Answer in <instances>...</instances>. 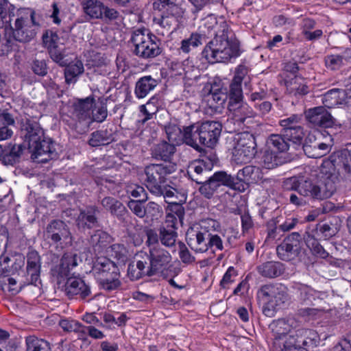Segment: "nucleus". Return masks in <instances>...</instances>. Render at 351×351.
<instances>
[{"label": "nucleus", "instance_id": "f257e3e1", "mask_svg": "<svg viewBox=\"0 0 351 351\" xmlns=\"http://www.w3.org/2000/svg\"><path fill=\"white\" fill-rule=\"evenodd\" d=\"M78 259L76 254H64L60 263L51 267L49 272L50 278L51 281L57 283L58 288L62 287L68 298L75 297L83 300H88L92 294L90 285L73 272V269L78 264Z\"/></svg>", "mask_w": 351, "mask_h": 351}, {"label": "nucleus", "instance_id": "f03ea898", "mask_svg": "<svg viewBox=\"0 0 351 351\" xmlns=\"http://www.w3.org/2000/svg\"><path fill=\"white\" fill-rule=\"evenodd\" d=\"M171 261L168 251L160 246H153L149 254L141 252L136 255L134 261L128 265V276L131 280L153 276L167 269Z\"/></svg>", "mask_w": 351, "mask_h": 351}, {"label": "nucleus", "instance_id": "7ed1b4c3", "mask_svg": "<svg viewBox=\"0 0 351 351\" xmlns=\"http://www.w3.org/2000/svg\"><path fill=\"white\" fill-rule=\"evenodd\" d=\"M41 26L35 12L29 10L16 19L14 25L6 32L4 37H0V51L2 55L11 51H19L20 43L30 42L36 36L37 29Z\"/></svg>", "mask_w": 351, "mask_h": 351}, {"label": "nucleus", "instance_id": "20e7f679", "mask_svg": "<svg viewBox=\"0 0 351 351\" xmlns=\"http://www.w3.org/2000/svg\"><path fill=\"white\" fill-rule=\"evenodd\" d=\"M202 54L210 63L226 62L241 55L240 44L237 39L228 38L227 25L223 23L221 29L206 44Z\"/></svg>", "mask_w": 351, "mask_h": 351}, {"label": "nucleus", "instance_id": "39448f33", "mask_svg": "<svg viewBox=\"0 0 351 351\" xmlns=\"http://www.w3.org/2000/svg\"><path fill=\"white\" fill-rule=\"evenodd\" d=\"M93 271L101 289L111 292L121 288L120 269L114 261L105 256L98 257L94 261Z\"/></svg>", "mask_w": 351, "mask_h": 351}, {"label": "nucleus", "instance_id": "423d86ee", "mask_svg": "<svg viewBox=\"0 0 351 351\" xmlns=\"http://www.w3.org/2000/svg\"><path fill=\"white\" fill-rule=\"evenodd\" d=\"M130 41L134 46L133 53L143 59H152L162 51L161 40L147 29H135Z\"/></svg>", "mask_w": 351, "mask_h": 351}, {"label": "nucleus", "instance_id": "0eeeda50", "mask_svg": "<svg viewBox=\"0 0 351 351\" xmlns=\"http://www.w3.org/2000/svg\"><path fill=\"white\" fill-rule=\"evenodd\" d=\"M257 297L264 302L263 312L268 317L274 316V311L282 308L289 300L287 288L282 284L262 286L257 292Z\"/></svg>", "mask_w": 351, "mask_h": 351}, {"label": "nucleus", "instance_id": "6e6552de", "mask_svg": "<svg viewBox=\"0 0 351 351\" xmlns=\"http://www.w3.org/2000/svg\"><path fill=\"white\" fill-rule=\"evenodd\" d=\"M176 170V165L171 162L146 166L144 169V184L149 193L152 195L161 194L162 186L167 184V176Z\"/></svg>", "mask_w": 351, "mask_h": 351}, {"label": "nucleus", "instance_id": "1a4fd4ad", "mask_svg": "<svg viewBox=\"0 0 351 351\" xmlns=\"http://www.w3.org/2000/svg\"><path fill=\"white\" fill-rule=\"evenodd\" d=\"M21 132L25 137V141L27 142V149L31 154L32 160L36 163L43 162L44 130L38 123L34 121L27 122Z\"/></svg>", "mask_w": 351, "mask_h": 351}, {"label": "nucleus", "instance_id": "9d476101", "mask_svg": "<svg viewBox=\"0 0 351 351\" xmlns=\"http://www.w3.org/2000/svg\"><path fill=\"white\" fill-rule=\"evenodd\" d=\"M199 184L200 186L198 191L206 199H211L222 186L232 189L235 188L234 177L223 171H219L212 176H208Z\"/></svg>", "mask_w": 351, "mask_h": 351}, {"label": "nucleus", "instance_id": "9b49d317", "mask_svg": "<svg viewBox=\"0 0 351 351\" xmlns=\"http://www.w3.org/2000/svg\"><path fill=\"white\" fill-rule=\"evenodd\" d=\"M256 144L253 134L244 132L238 134L233 149V156L237 162H247L256 154Z\"/></svg>", "mask_w": 351, "mask_h": 351}, {"label": "nucleus", "instance_id": "f8f14e48", "mask_svg": "<svg viewBox=\"0 0 351 351\" xmlns=\"http://www.w3.org/2000/svg\"><path fill=\"white\" fill-rule=\"evenodd\" d=\"M228 108L230 112L228 121L234 124V130L249 128L255 112L247 103L243 101L228 105Z\"/></svg>", "mask_w": 351, "mask_h": 351}, {"label": "nucleus", "instance_id": "ddd939ff", "mask_svg": "<svg viewBox=\"0 0 351 351\" xmlns=\"http://www.w3.org/2000/svg\"><path fill=\"white\" fill-rule=\"evenodd\" d=\"M204 223L205 222L193 224L186 232V241L190 248L196 253L207 252L206 243L209 230Z\"/></svg>", "mask_w": 351, "mask_h": 351}, {"label": "nucleus", "instance_id": "4468645a", "mask_svg": "<svg viewBox=\"0 0 351 351\" xmlns=\"http://www.w3.org/2000/svg\"><path fill=\"white\" fill-rule=\"evenodd\" d=\"M184 10L181 7H172L171 10H164L154 21L162 29L161 34H171L180 28L183 19Z\"/></svg>", "mask_w": 351, "mask_h": 351}, {"label": "nucleus", "instance_id": "2eb2a0df", "mask_svg": "<svg viewBox=\"0 0 351 351\" xmlns=\"http://www.w3.org/2000/svg\"><path fill=\"white\" fill-rule=\"evenodd\" d=\"M222 125L218 121H207L199 123V142L201 146L213 148L219 141Z\"/></svg>", "mask_w": 351, "mask_h": 351}, {"label": "nucleus", "instance_id": "dca6fc26", "mask_svg": "<svg viewBox=\"0 0 351 351\" xmlns=\"http://www.w3.org/2000/svg\"><path fill=\"white\" fill-rule=\"evenodd\" d=\"M247 73L248 69L245 65L240 64L236 68L227 95L228 99V106L244 101L242 82L247 75Z\"/></svg>", "mask_w": 351, "mask_h": 351}, {"label": "nucleus", "instance_id": "f3484780", "mask_svg": "<svg viewBox=\"0 0 351 351\" xmlns=\"http://www.w3.org/2000/svg\"><path fill=\"white\" fill-rule=\"evenodd\" d=\"M263 177L260 167L254 165L245 166L240 169L234 177L235 188L233 189L243 191L245 189V185L257 183L262 180Z\"/></svg>", "mask_w": 351, "mask_h": 351}, {"label": "nucleus", "instance_id": "a211bd4d", "mask_svg": "<svg viewBox=\"0 0 351 351\" xmlns=\"http://www.w3.org/2000/svg\"><path fill=\"white\" fill-rule=\"evenodd\" d=\"M292 289L297 301L302 305L313 306L317 300L322 299L324 293L316 291L311 286L295 282Z\"/></svg>", "mask_w": 351, "mask_h": 351}, {"label": "nucleus", "instance_id": "6ab92c4d", "mask_svg": "<svg viewBox=\"0 0 351 351\" xmlns=\"http://www.w3.org/2000/svg\"><path fill=\"white\" fill-rule=\"evenodd\" d=\"M305 116L314 127L331 128L335 124V119L324 106L308 109L305 112Z\"/></svg>", "mask_w": 351, "mask_h": 351}, {"label": "nucleus", "instance_id": "aec40b11", "mask_svg": "<svg viewBox=\"0 0 351 351\" xmlns=\"http://www.w3.org/2000/svg\"><path fill=\"white\" fill-rule=\"evenodd\" d=\"M331 145L320 141L315 136L309 134L302 145V149L306 156L312 158H321L330 151Z\"/></svg>", "mask_w": 351, "mask_h": 351}, {"label": "nucleus", "instance_id": "412c9836", "mask_svg": "<svg viewBox=\"0 0 351 351\" xmlns=\"http://www.w3.org/2000/svg\"><path fill=\"white\" fill-rule=\"evenodd\" d=\"M99 210L95 206H89L84 209H80L76 219V226L81 231L90 230L99 226L97 215Z\"/></svg>", "mask_w": 351, "mask_h": 351}, {"label": "nucleus", "instance_id": "4be33fe9", "mask_svg": "<svg viewBox=\"0 0 351 351\" xmlns=\"http://www.w3.org/2000/svg\"><path fill=\"white\" fill-rule=\"evenodd\" d=\"M295 339L297 343L294 350L296 351L308 350L316 347L319 343L318 334L313 330L311 329H299L295 331Z\"/></svg>", "mask_w": 351, "mask_h": 351}, {"label": "nucleus", "instance_id": "5701e85b", "mask_svg": "<svg viewBox=\"0 0 351 351\" xmlns=\"http://www.w3.org/2000/svg\"><path fill=\"white\" fill-rule=\"evenodd\" d=\"M94 101V98L90 96L74 102L71 106L72 118L79 122L90 119Z\"/></svg>", "mask_w": 351, "mask_h": 351}, {"label": "nucleus", "instance_id": "b1692460", "mask_svg": "<svg viewBox=\"0 0 351 351\" xmlns=\"http://www.w3.org/2000/svg\"><path fill=\"white\" fill-rule=\"evenodd\" d=\"M50 34L49 36V32L45 31V47H47L48 53L54 62L60 66H66L67 62L64 60V48L58 45L60 38L56 33L50 32Z\"/></svg>", "mask_w": 351, "mask_h": 351}, {"label": "nucleus", "instance_id": "393cba45", "mask_svg": "<svg viewBox=\"0 0 351 351\" xmlns=\"http://www.w3.org/2000/svg\"><path fill=\"white\" fill-rule=\"evenodd\" d=\"M337 177L332 173L323 175L317 181V200L330 197L337 189Z\"/></svg>", "mask_w": 351, "mask_h": 351}, {"label": "nucleus", "instance_id": "a878e982", "mask_svg": "<svg viewBox=\"0 0 351 351\" xmlns=\"http://www.w3.org/2000/svg\"><path fill=\"white\" fill-rule=\"evenodd\" d=\"M41 258L36 250H30L27 255V273L30 276L31 283L35 286L42 285L40 278Z\"/></svg>", "mask_w": 351, "mask_h": 351}, {"label": "nucleus", "instance_id": "bb28decb", "mask_svg": "<svg viewBox=\"0 0 351 351\" xmlns=\"http://www.w3.org/2000/svg\"><path fill=\"white\" fill-rule=\"evenodd\" d=\"M47 239H51L54 243L66 241L71 237L67 225L61 220L52 221L47 228Z\"/></svg>", "mask_w": 351, "mask_h": 351}, {"label": "nucleus", "instance_id": "cd10ccee", "mask_svg": "<svg viewBox=\"0 0 351 351\" xmlns=\"http://www.w3.org/2000/svg\"><path fill=\"white\" fill-rule=\"evenodd\" d=\"M101 204L110 215L120 221H125L128 216V211L123 204L112 197H106L101 201Z\"/></svg>", "mask_w": 351, "mask_h": 351}, {"label": "nucleus", "instance_id": "c85d7f7f", "mask_svg": "<svg viewBox=\"0 0 351 351\" xmlns=\"http://www.w3.org/2000/svg\"><path fill=\"white\" fill-rule=\"evenodd\" d=\"M25 149L26 145L25 144L10 143L3 147V154L1 157L3 163L5 165H14L19 163Z\"/></svg>", "mask_w": 351, "mask_h": 351}, {"label": "nucleus", "instance_id": "c756f323", "mask_svg": "<svg viewBox=\"0 0 351 351\" xmlns=\"http://www.w3.org/2000/svg\"><path fill=\"white\" fill-rule=\"evenodd\" d=\"M176 151V148L174 144L162 141L153 145L151 154L156 160L170 162Z\"/></svg>", "mask_w": 351, "mask_h": 351}, {"label": "nucleus", "instance_id": "7c9ffc66", "mask_svg": "<svg viewBox=\"0 0 351 351\" xmlns=\"http://www.w3.org/2000/svg\"><path fill=\"white\" fill-rule=\"evenodd\" d=\"M115 141L114 133L110 129H101L92 132L88 143L91 147L104 146Z\"/></svg>", "mask_w": 351, "mask_h": 351}, {"label": "nucleus", "instance_id": "2f4dec72", "mask_svg": "<svg viewBox=\"0 0 351 351\" xmlns=\"http://www.w3.org/2000/svg\"><path fill=\"white\" fill-rule=\"evenodd\" d=\"M258 273L263 277L275 278L281 276L285 270L284 265L278 261H267L256 267Z\"/></svg>", "mask_w": 351, "mask_h": 351}, {"label": "nucleus", "instance_id": "473e14b6", "mask_svg": "<svg viewBox=\"0 0 351 351\" xmlns=\"http://www.w3.org/2000/svg\"><path fill=\"white\" fill-rule=\"evenodd\" d=\"M199 129V123H193L188 126H184L183 143L193 147L196 151L201 152L202 148L201 147V143L199 142V134H200Z\"/></svg>", "mask_w": 351, "mask_h": 351}, {"label": "nucleus", "instance_id": "72a5a7b5", "mask_svg": "<svg viewBox=\"0 0 351 351\" xmlns=\"http://www.w3.org/2000/svg\"><path fill=\"white\" fill-rule=\"evenodd\" d=\"M267 145L272 151L279 153L286 152L292 147V144L283 132L271 134L267 138Z\"/></svg>", "mask_w": 351, "mask_h": 351}, {"label": "nucleus", "instance_id": "f704fd0d", "mask_svg": "<svg viewBox=\"0 0 351 351\" xmlns=\"http://www.w3.org/2000/svg\"><path fill=\"white\" fill-rule=\"evenodd\" d=\"M285 85L289 93L295 97L305 95L309 91L306 80L298 75H295L290 80H287Z\"/></svg>", "mask_w": 351, "mask_h": 351}, {"label": "nucleus", "instance_id": "c9c22d12", "mask_svg": "<svg viewBox=\"0 0 351 351\" xmlns=\"http://www.w3.org/2000/svg\"><path fill=\"white\" fill-rule=\"evenodd\" d=\"M304 240L313 255L321 258H326L329 256V253L325 250L316 239L314 230L306 232L304 236Z\"/></svg>", "mask_w": 351, "mask_h": 351}, {"label": "nucleus", "instance_id": "e433bc0d", "mask_svg": "<svg viewBox=\"0 0 351 351\" xmlns=\"http://www.w3.org/2000/svg\"><path fill=\"white\" fill-rule=\"evenodd\" d=\"M84 12L91 19H102L104 4L99 0H84L81 3Z\"/></svg>", "mask_w": 351, "mask_h": 351}, {"label": "nucleus", "instance_id": "4c0bfd02", "mask_svg": "<svg viewBox=\"0 0 351 351\" xmlns=\"http://www.w3.org/2000/svg\"><path fill=\"white\" fill-rule=\"evenodd\" d=\"M156 86L157 81L152 76H143L136 82L134 93L137 98H144Z\"/></svg>", "mask_w": 351, "mask_h": 351}, {"label": "nucleus", "instance_id": "58836bf2", "mask_svg": "<svg viewBox=\"0 0 351 351\" xmlns=\"http://www.w3.org/2000/svg\"><path fill=\"white\" fill-rule=\"evenodd\" d=\"M300 252V247L282 241L276 247L278 257L284 261H291L297 258Z\"/></svg>", "mask_w": 351, "mask_h": 351}, {"label": "nucleus", "instance_id": "ea45409f", "mask_svg": "<svg viewBox=\"0 0 351 351\" xmlns=\"http://www.w3.org/2000/svg\"><path fill=\"white\" fill-rule=\"evenodd\" d=\"M187 173L191 180L199 184L210 176V170L206 168L204 163L195 162L189 167Z\"/></svg>", "mask_w": 351, "mask_h": 351}, {"label": "nucleus", "instance_id": "a19ab883", "mask_svg": "<svg viewBox=\"0 0 351 351\" xmlns=\"http://www.w3.org/2000/svg\"><path fill=\"white\" fill-rule=\"evenodd\" d=\"M301 115L292 114L289 117L282 119L280 121V125L282 127V132L285 134V136H290L291 130H296L295 134H301Z\"/></svg>", "mask_w": 351, "mask_h": 351}, {"label": "nucleus", "instance_id": "79ce46f5", "mask_svg": "<svg viewBox=\"0 0 351 351\" xmlns=\"http://www.w3.org/2000/svg\"><path fill=\"white\" fill-rule=\"evenodd\" d=\"M51 324V322H58L59 326L66 332H81L82 325L75 320L60 319L56 314L51 315L45 319V322Z\"/></svg>", "mask_w": 351, "mask_h": 351}, {"label": "nucleus", "instance_id": "37998d69", "mask_svg": "<svg viewBox=\"0 0 351 351\" xmlns=\"http://www.w3.org/2000/svg\"><path fill=\"white\" fill-rule=\"evenodd\" d=\"M205 35L193 32L189 38L181 41L180 50L183 53H189L192 49L202 45L205 41Z\"/></svg>", "mask_w": 351, "mask_h": 351}, {"label": "nucleus", "instance_id": "c03bdc74", "mask_svg": "<svg viewBox=\"0 0 351 351\" xmlns=\"http://www.w3.org/2000/svg\"><path fill=\"white\" fill-rule=\"evenodd\" d=\"M84 64L81 60H75L69 64L64 70L66 82L68 84L76 82V77L84 73Z\"/></svg>", "mask_w": 351, "mask_h": 351}, {"label": "nucleus", "instance_id": "a18cd8bd", "mask_svg": "<svg viewBox=\"0 0 351 351\" xmlns=\"http://www.w3.org/2000/svg\"><path fill=\"white\" fill-rule=\"evenodd\" d=\"M317 181L305 180L299 187V195L308 199L317 200Z\"/></svg>", "mask_w": 351, "mask_h": 351}, {"label": "nucleus", "instance_id": "49530a36", "mask_svg": "<svg viewBox=\"0 0 351 351\" xmlns=\"http://www.w3.org/2000/svg\"><path fill=\"white\" fill-rule=\"evenodd\" d=\"M167 137L170 143L180 144L184 141L183 128H180L176 124H169L165 127Z\"/></svg>", "mask_w": 351, "mask_h": 351}, {"label": "nucleus", "instance_id": "de8ad7c7", "mask_svg": "<svg viewBox=\"0 0 351 351\" xmlns=\"http://www.w3.org/2000/svg\"><path fill=\"white\" fill-rule=\"evenodd\" d=\"M263 164L265 168L271 169L282 165L286 162V159L278 156L275 152L266 151L263 156Z\"/></svg>", "mask_w": 351, "mask_h": 351}, {"label": "nucleus", "instance_id": "09e8293b", "mask_svg": "<svg viewBox=\"0 0 351 351\" xmlns=\"http://www.w3.org/2000/svg\"><path fill=\"white\" fill-rule=\"evenodd\" d=\"M111 241V237L107 232L97 230L91 235L90 242L91 245L98 250L106 247Z\"/></svg>", "mask_w": 351, "mask_h": 351}, {"label": "nucleus", "instance_id": "8fccbe9b", "mask_svg": "<svg viewBox=\"0 0 351 351\" xmlns=\"http://www.w3.org/2000/svg\"><path fill=\"white\" fill-rule=\"evenodd\" d=\"M273 337H289L290 326L283 319H278L270 324Z\"/></svg>", "mask_w": 351, "mask_h": 351}, {"label": "nucleus", "instance_id": "3c124183", "mask_svg": "<svg viewBox=\"0 0 351 351\" xmlns=\"http://www.w3.org/2000/svg\"><path fill=\"white\" fill-rule=\"evenodd\" d=\"M337 164L339 174L345 178L351 175V151H348L341 154Z\"/></svg>", "mask_w": 351, "mask_h": 351}, {"label": "nucleus", "instance_id": "603ef678", "mask_svg": "<svg viewBox=\"0 0 351 351\" xmlns=\"http://www.w3.org/2000/svg\"><path fill=\"white\" fill-rule=\"evenodd\" d=\"M160 228V241L162 245L171 247L175 246L178 237V232L174 229Z\"/></svg>", "mask_w": 351, "mask_h": 351}, {"label": "nucleus", "instance_id": "864d4df0", "mask_svg": "<svg viewBox=\"0 0 351 351\" xmlns=\"http://www.w3.org/2000/svg\"><path fill=\"white\" fill-rule=\"evenodd\" d=\"M341 95H343V92L340 91L339 89H332L328 90L324 95L323 99V103L325 107L330 108L341 104Z\"/></svg>", "mask_w": 351, "mask_h": 351}, {"label": "nucleus", "instance_id": "5fc2aeb1", "mask_svg": "<svg viewBox=\"0 0 351 351\" xmlns=\"http://www.w3.org/2000/svg\"><path fill=\"white\" fill-rule=\"evenodd\" d=\"M45 143L47 144L45 149V163L48 160H56L59 156L60 147L50 138H45Z\"/></svg>", "mask_w": 351, "mask_h": 351}, {"label": "nucleus", "instance_id": "6e6d98bb", "mask_svg": "<svg viewBox=\"0 0 351 351\" xmlns=\"http://www.w3.org/2000/svg\"><path fill=\"white\" fill-rule=\"evenodd\" d=\"M208 97V101L211 103L210 105L213 108L221 106L228 99L226 93H223L220 89L214 90L213 88H211Z\"/></svg>", "mask_w": 351, "mask_h": 351}, {"label": "nucleus", "instance_id": "4d7b16f0", "mask_svg": "<svg viewBox=\"0 0 351 351\" xmlns=\"http://www.w3.org/2000/svg\"><path fill=\"white\" fill-rule=\"evenodd\" d=\"M178 254L181 261L186 265H190L195 261V258L186 245L182 241L178 243Z\"/></svg>", "mask_w": 351, "mask_h": 351}, {"label": "nucleus", "instance_id": "13d9d810", "mask_svg": "<svg viewBox=\"0 0 351 351\" xmlns=\"http://www.w3.org/2000/svg\"><path fill=\"white\" fill-rule=\"evenodd\" d=\"M108 254L117 261L125 262L127 259V251L123 245L113 244L110 247Z\"/></svg>", "mask_w": 351, "mask_h": 351}, {"label": "nucleus", "instance_id": "bf43d9fd", "mask_svg": "<svg viewBox=\"0 0 351 351\" xmlns=\"http://www.w3.org/2000/svg\"><path fill=\"white\" fill-rule=\"evenodd\" d=\"M207 251L209 249L222 251L223 250V240L221 237L217 234H213L209 231V237L206 243Z\"/></svg>", "mask_w": 351, "mask_h": 351}, {"label": "nucleus", "instance_id": "052dcab7", "mask_svg": "<svg viewBox=\"0 0 351 351\" xmlns=\"http://www.w3.org/2000/svg\"><path fill=\"white\" fill-rule=\"evenodd\" d=\"M179 0H155L153 6L155 10H171L172 7H180Z\"/></svg>", "mask_w": 351, "mask_h": 351}, {"label": "nucleus", "instance_id": "680f3d73", "mask_svg": "<svg viewBox=\"0 0 351 351\" xmlns=\"http://www.w3.org/2000/svg\"><path fill=\"white\" fill-rule=\"evenodd\" d=\"M145 202L131 199L128 203L130 210L139 218L145 217V206L143 205Z\"/></svg>", "mask_w": 351, "mask_h": 351}, {"label": "nucleus", "instance_id": "e2e57ef3", "mask_svg": "<svg viewBox=\"0 0 351 351\" xmlns=\"http://www.w3.org/2000/svg\"><path fill=\"white\" fill-rule=\"evenodd\" d=\"M162 191L161 194L154 195L156 196V197L162 196L165 198V202L167 203H172L173 199L176 197V195L179 194V193L178 192V191L176 189L171 187V186L168 185L167 184H165L162 186Z\"/></svg>", "mask_w": 351, "mask_h": 351}, {"label": "nucleus", "instance_id": "0e129e2a", "mask_svg": "<svg viewBox=\"0 0 351 351\" xmlns=\"http://www.w3.org/2000/svg\"><path fill=\"white\" fill-rule=\"evenodd\" d=\"M326 66L331 70H337L343 64V58L339 55H330L325 58Z\"/></svg>", "mask_w": 351, "mask_h": 351}, {"label": "nucleus", "instance_id": "69168bd1", "mask_svg": "<svg viewBox=\"0 0 351 351\" xmlns=\"http://www.w3.org/2000/svg\"><path fill=\"white\" fill-rule=\"evenodd\" d=\"M108 116L107 107L105 104H102L101 106L98 107L95 112H93L92 121L102 123L104 121Z\"/></svg>", "mask_w": 351, "mask_h": 351}, {"label": "nucleus", "instance_id": "338daca9", "mask_svg": "<svg viewBox=\"0 0 351 351\" xmlns=\"http://www.w3.org/2000/svg\"><path fill=\"white\" fill-rule=\"evenodd\" d=\"M318 231L321 233L322 237L328 240L335 236L337 233L336 228L331 227L328 223H324L323 225H319V228L316 229V233H318Z\"/></svg>", "mask_w": 351, "mask_h": 351}, {"label": "nucleus", "instance_id": "774afa93", "mask_svg": "<svg viewBox=\"0 0 351 351\" xmlns=\"http://www.w3.org/2000/svg\"><path fill=\"white\" fill-rule=\"evenodd\" d=\"M43 339H38L34 336H29L26 338L27 351H41Z\"/></svg>", "mask_w": 351, "mask_h": 351}]
</instances>
